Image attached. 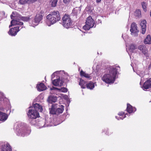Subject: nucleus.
Returning a JSON list of instances; mask_svg holds the SVG:
<instances>
[{
  "mask_svg": "<svg viewBox=\"0 0 151 151\" xmlns=\"http://www.w3.org/2000/svg\"><path fill=\"white\" fill-rule=\"evenodd\" d=\"M117 71L116 68L112 67L110 68L101 78L103 81L107 84L113 83L115 79Z\"/></svg>",
  "mask_w": 151,
  "mask_h": 151,
  "instance_id": "1",
  "label": "nucleus"
},
{
  "mask_svg": "<svg viewBox=\"0 0 151 151\" xmlns=\"http://www.w3.org/2000/svg\"><path fill=\"white\" fill-rule=\"evenodd\" d=\"M47 20L50 24H53L59 21L60 19V14L58 11H54L50 12L46 17Z\"/></svg>",
  "mask_w": 151,
  "mask_h": 151,
  "instance_id": "2",
  "label": "nucleus"
},
{
  "mask_svg": "<svg viewBox=\"0 0 151 151\" xmlns=\"http://www.w3.org/2000/svg\"><path fill=\"white\" fill-rule=\"evenodd\" d=\"M73 21L69 15L65 14L62 17V25L65 28L68 29L72 26Z\"/></svg>",
  "mask_w": 151,
  "mask_h": 151,
  "instance_id": "3",
  "label": "nucleus"
},
{
  "mask_svg": "<svg viewBox=\"0 0 151 151\" xmlns=\"http://www.w3.org/2000/svg\"><path fill=\"white\" fill-rule=\"evenodd\" d=\"M95 23V21L92 17L91 16H89L86 18V24L83 27V29L85 30H89L93 27Z\"/></svg>",
  "mask_w": 151,
  "mask_h": 151,
  "instance_id": "4",
  "label": "nucleus"
},
{
  "mask_svg": "<svg viewBox=\"0 0 151 151\" xmlns=\"http://www.w3.org/2000/svg\"><path fill=\"white\" fill-rule=\"evenodd\" d=\"M44 13L43 10H41L40 12L37 14L32 25H33V26L37 25L42 19Z\"/></svg>",
  "mask_w": 151,
  "mask_h": 151,
  "instance_id": "5",
  "label": "nucleus"
},
{
  "mask_svg": "<svg viewBox=\"0 0 151 151\" xmlns=\"http://www.w3.org/2000/svg\"><path fill=\"white\" fill-rule=\"evenodd\" d=\"M27 115L30 119H36L39 116L38 112L35 111L34 110H29Z\"/></svg>",
  "mask_w": 151,
  "mask_h": 151,
  "instance_id": "6",
  "label": "nucleus"
},
{
  "mask_svg": "<svg viewBox=\"0 0 151 151\" xmlns=\"http://www.w3.org/2000/svg\"><path fill=\"white\" fill-rule=\"evenodd\" d=\"M138 49L142 51V52L147 58L149 57L147 49L145 45H141L139 46Z\"/></svg>",
  "mask_w": 151,
  "mask_h": 151,
  "instance_id": "7",
  "label": "nucleus"
},
{
  "mask_svg": "<svg viewBox=\"0 0 151 151\" xmlns=\"http://www.w3.org/2000/svg\"><path fill=\"white\" fill-rule=\"evenodd\" d=\"M11 17L12 19V20L11 22V24L9 26V27H10L12 26L15 25H22L23 24V23L22 22H19L17 20H16V19H13V18H15L14 16H13L12 15H11Z\"/></svg>",
  "mask_w": 151,
  "mask_h": 151,
  "instance_id": "8",
  "label": "nucleus"
},
{
  "mask_svg": "<svg viewBox=\"0 0 151 151\" xmlns=\"http://www.w3.org/2000/svg\"><path fill=\"white\" fill-rule=\"evenodd\" d=\"M19 27L16 26L10 29L8 33L12 36H14L16 35L18 32L19 31Z\"/></svg>",
  "mask_w": 151,
  "mask_h": 151,
  "instance_id": "9",
  "label": "nucleus"
},
{
  "mask_svg": "<svg viewBox=\"0 0 151 151\" xmlns=\"http://www.w3.org/2000/svg\"><path fill=\"white\" fill-rule=\"evenodd\" d=\"M36 88L37 90L39 91H42L46 89L47 87L45 84L42 83L37 84Z\"/></svg>",
  "mask_w": 151,
  "mask_h": 151,
  "instance_id": "10",
  "label": "nucleus"
},
{
  "mask_svg": "<svg viewBox=\"0 0 151 151\" xmlns=\"http://www.w3.org/2000/svg\"><path fill=\"white\" fill-rule=\"evenodd\" d=\"M151 87V78L146 81L143 84V88L144 89H147Z\"/></svg>",
  "mask_w": 151,
  "mask_h": 151,
  "instance_id": "11",
  "label": "nucleus"
},
{
  "mask_svg": "<svg viewBox=\"0 0 151 151\" xmlns=\"http://www.w3.org/2000/svg\"><path fill=\"white\" fill-rule=\"evenodd\" d=\"M146 21L145 20L142 21L140 24V25L142 28V33L143 34L145 33L146 30Z\"/></svg>",
  "mask_w": 151,
  "mask_h": 151,
  "instance_id": "12",
  "label": "nucleus"
},
{
  "mask_svg": "<svg viewBox=\"0 0 151 151\" xmlns=\"http://www.w3.org/2000/svg\"><path fill=\"white\" fill-rule=\"evenodd\" d=\"M137 26L136 24L133 22L131 25L130 31L131 32V33H136L138 32L137 29Z\"/></svg>",
  "mask_w": 151,
  "mask_h": 151,
  "instance_id": "13",
  "label": "nucleus"
},
{
  "mask_svg": "<svg viewBox=\"0 0 151 151\" xmlns=\"http://www.w3.org/2000/svg\"><path fill=\"white\" fill-rule=\"evenodd\" d=\"M58 107L57 104H52L51 108L49 109L50 113L53 114H56V108H57Z\"/></svg>",
  "mask_w": 151,
  "mask_h": 151,
  "instance_id": "14",
  "label": "nucleus"
},
{
  "mask_svg": "<svg viewBox=\"0 0 151 151\" xmlns=\"http://www.w3.org/2000/svg\"><path fill=\"white\" fill-rule=\"evenodd\" d=\"M57 100V97L53 95H50L48 97L47 101L50 103L52 102H55Z\"/></svg>",
  "mask_w": 151,
  "mask_h": 151,
  "instance_id": "15",
  "label": "nucleus"
},
{
  "mask_svg": "<svg viewBox=\"0 0 151 151\" xmlns=\"http://www.w3.org/2000/svg\"><path fill=\"white\" fill-rule=\"evenodd\" d=\"M35 111H37V112L38 111H39L40 112H42V108L41 106L37 103H35L34 104L33 106Z\"/></svg>",
  "mask_w": 151,
  "mask_h": 151,
  "instance_id": "16",
  "label": "nucleus"
},
{
  "mask_svg": "<svg viewBox=\"0 0 151 151\" xmlns=\"http://www.w3.org/2000/svg\"><path fill=\"white\" fill-rule=\"evenodd\" d=\"M57 106H58L56 108V114H59L63 113L64 110V106L63 105H60L57 104Z\"/></svg>",
  "mask_w": 151,
  "mask_h": 151,
  "instance_id": "17",
  "label": "nucleus"
},
{
  "mask_svg": "<svg viewBox=\"0 0 151 151\" xmlns=\"http://www.w3.org/2000/svg\"><path fill=\"white\" fill-rule=\"evenodd\" d=\"M80 75L81 77H84L89 79H91L92 78L90 74L86 73L82 70L80 72Z\"/></svg>",
  "mask_w": 151,
  "mask_h": 151,
  "instance_id": "18",
  "label": "nucleus"
},
{
  "mask_svg": "<svg viewBox=\"0 0 151 151\" xmlns=\"http://www.w3.org/2000/svg\"><path fill=\"white\" fill-rule=\"evenodd\" d=\"M8 118V115L0 111V120L4 122Z\"/></svg>",
  "mask_w": 151,
  "mask_h": 151,
  "instance_id": "19",
  "label": "nucleus"
},
{
  "mask_svg": "<svg viewBox=\"0 0 151 151\" xmlns=\"http://www.w3.org/2000/svg\"><path fill=\"white\" fill-rule=\"evenodd\" d=\"M127 111L129 113H132L133 111H136L135 108L133 107L129 104H127Z\"/></svg>",
  "mask_w": 151,
  "mask_h": 151,
  "instance_id": "20",
  "label": "nucleus"
},
{
  "mask_svg": "<svg viewBox=\"0 0 151 151\" xmlns=\"http://www.w3.org/2000/svg\"><path fill=\"white\" fill-rule=\"evenodd\" d=\"M1 151H12V149L9 144L2 146Z\"/></svg>",
  "mask_w": 151,
  "mask_h": 151,
  "instance_id": "21",
  "label": "nucleus"
},
{
  "mask_svg": "<svg viewBox=\"0 0 151 151\" xmlns=\"http://www.w3.org/2000/svg\"><path fill=\"white\" fill-rule=\"evenodd\" d=\"M94 83L91 81L86 84V88L88 89H89L90 90L93 89L94 88Z\"/></svg>",
  "mask_w": 151,
  "mask_h": 151,
  "instance_id": "22",
  "label": "nucleus"
},
{
  "mask_svg": "<svg viewBox=\"0 0 151 151\" xmlns=\"http://www.w3.org/2000/svg\"><path fill=\"white\" fill-rule=\"evenodd\" d=\"M144 43L145 44H151V38L150 35H148L144 40Z\"/></svg>",
  "mask_w": 151,
  "mask_h": 151,
  "instance_id": "23",
  "label": "nucleus"
},
{
  "mask_svg": "<svg viewBox=\"0 0 151 151\" xmlns=\"http://www.w3.org/2000/svg\"><path fill=\"white\" fill-rule=\"evenodd\" d=\"M86 82L84 80L81 79L80 81L79 84L81 87L83 88H85L86 87Z\"/></svg>",
  "mask_w": 151,
  "mask_h": 151,
  "instance_id": "24",
  "label": "nucleus"
},
{
  "mask_svg": "<svg viewBox=\"0 0 151 151\" xmlns=\"http://www.w3.org/2000/svg\"><path fill=\"white\" fill-rule=\"evenodd\" d=\"M60 82V79H57L53 80L52 83L54 86H58L59 85Z\"/></svg>",
  "mask_w": 151,
  "mask_h": 151,
  "instance_id": "25",
  "label": "nucleus"
},
{
  "mask_svg": "<svg viewBox=\"0 0 151 151\" xmlns=\"http://www.w3.org/2000/svg\"><path fill=\"white\" fill-rule=\"evenodd\" d=\"M20 19L25 22L30 21L31 19V18L29 17H20Z\"/></svg>",
  "mask_w": 151,
  "mask_h": 151,
  "instance_id": "26",
  "label": "nucleus"
},
{
  "mask_svg": "<svg viewBox=\"0 0 151 151\" xmlns=\"http://www.w3.org/2000/svg\"><path fill=\"white\" fill-rule=\"evenodd\" d=\"M134 14L136 17H140L141 16L140 10L139 9H137L135 12Z\"/></svg>",
  "mask_w": 151,
  "mask_h": 151,
  "instance_id": "27",
  "label": "nucleus"
},
{
  "mask_svg": "<svg viewBox=\"0 0 151 151\" xmlns=\"http://www.w3.org/2000/svg\"><path fill=\"white\" fill-rule=\"evenodd\" d=\"M80 10H79L78 9H74L72 11V13L74 14L75 15H77L78 14L80 13Z\"/></svg>",
  "mask_w": 151,
  "mask_h": 151,
  "instance_id": "28",
  "label": "nucleus"
},
{
  "mask_svg": "<svg viewBox=\"0 0 151 151\" xmlns=\"http://www.w3.org/2000/svg\"><path fill=\"white\" fill-rule=\"evenodd\" d=\"M137 48L136 45L134 44H131L129 46V50H130L131 51H133Z\"/></svg>",
  "mask_w": 151,
  "mask_h": 151,
  "instance_id": "29",
  "label": "nucleus"
},
{
  "mask_svg": "<svg viewBox=\"0 0 151 151\" xmlns=\"http://www.w3.org/2000/svg\"><path fill=\"white\" fill-rule=\"evenodd\" d=\"M62 98L66 100L67 103H69L70 102V99L67 95H63Z\"/></svg>",
  "mask_w": 151,
  "mask_h": 151,
  "instance_id": "30",
  "label": "nucleus"
},
{
  "mask_svg": "<svg viewBox=\"0 0 151 151\" xmlns=\"http://www.w3.org/2000/svg\"><path fill=\"white\" fill-rule=\"evenodd\" d=\"M58 90L61 92L64 93L68 91L67 89L65 87H63L61 88L58 89Z\"/></svg>",
  "mask_w": 151,
  "mask_h": 151,
  "instance_id": "31",
  "label": "nucleus"
},
{
  "mask_svg": "<svg viewBox=\"0 0 151 151\" xmlns=\"http://www.w3.org/2000/svg\"><path fill=\"white\" fill-rule=\"evenodd\" d=\"M142 7L145 11H147V5L146 3L143 2L142 3Z\"/></svg>",
  "mask_w": 151,
  "mask_h": 151,
  "instance_id": "32",
  "label": "nucleus"
},
{
  "mask_svg": "<svg viewBox=\"0 0 151 151\" xmlns=\"http://www.w3.org/2000/svg\"><path fill=\"white\" fill-rule=\"evenodd\" d=\"M58 0H53L51 3V6L52 7H55L56 6Z\"/></svg>",
  "mask_w": 151,
  "mask_h": 151,
  "instance_id": "33",
  "label": "nucleus"
},
{
  "mask_svg": "<svg viewBox=\"0 0 151 151\" xmlns=\"http://www.w3.org/2000/svg\"><path fill=\"white\" fill-rule=\"evenodd\" d=\"M19 3L22 4H24L26 3L28 4V0H20L19 1Z\"/></svg>",
  "mask_w": 151,
  "mask_h": 151,
  "instance_id": "34",
  "label": "nucleus"
},
{
  "mask_svg": "<svg viewBox=\"0 0 151 151\" xmlns=\"http://www.w3.org/2000/svg\"><path fill=\"white\" fill-rule=\"evenodd\" d=\"M35 119H30L29 121L31 124L32 125H35L36 123V122L35 120Z\"/></svg>",
  "mask_w": 151,
  "mask_h": 151,
  "instance_id": "35",
  "label": "nucleus"
},
{
  "mask_svg": "<svg viewBox=\"0 0 151 151\" xmlns=\"http://www.w3.org/2000/svg\"><path fill=\"white\" fill-rule=\"evenodd\" d=\"M28 0V4H29L32 3H33L36 1L37 0Z\"/></svg>",
  "mask_w": 151,
  "mask_h": 151,
  "instance_id": "36",
  "label": "nucleus"
},
{
  "mask_svg": "<svg viewBox=\"0 0 151 151\" xmlns=\"http://www.w3.org/2000/svg\"><path fill=\"white\" fill-rule=\"evenodd\" d=\"M71 0H63V2L65 3H69Z\"/></svg>",
  "mask_w": 151,
  "mask_h": 151,
  "instance_id": "37",
  "label": "nucleus"
},
{
  "mask_svg": "<svg viewBox=\"0 0 151 151\" xmlns=\"http://www.w3.org/2000/svg\"><path fill=\"white\" fill-rule=\"evenodd\" d=\"M58 88H56V87L53 86L52 88H50V90H55L57 89V90H58Z\"/></svg>",
  "mask_w": 151,
  "mask_h": 151,
  "instance_id": "38",
  "label": "nucleus"
},
{
  "mask_svg": "<svg viewBox=\"0 0 151 151\" xmlns=\"http://www.w3.org/2000/svg\"><path fill=\"white\" fill-rule=\"evenodd\" d=\"M118 114L120 116H122L124 114V113L123 112H119Z\"/></svg>",
  "mask_w": 151,
  "mask_h": 151,
  "instance_id": "39",
  "label": "nucleus"
},
{
  "mask_svg": "<svg viewBox=\"0 0 151 151\" xmlns=\"http://www.w3.org/2000/svg\"><path fill=\"white\" fill-rule=\"evenodd\" d=\"M125 117H126V116L125 115H124V117H123V118H122V117H120V118L119 119H118V120H119L120 119H123Z\"/></svg>",
  "mask_w": 151,
  "mask_h": 151,
  "instance_id": "40",
  "label": "nucleus"
},
{
  "mask_svg": "<svg viewBox=\"0 0 151 151\" xmlns=\"http://www.w3.org/2000/svg\"><path fill=\"white\" fill-rule=\"evenodd\" d=\"M68 81V80H67V78H65V79L64 80H63V82H67V81Z\"/></svg>",
  "mask_w": 151,
  "mask_h": 151,
  "instance_id": "41",
  "label": "nucleus"
},
{
  "mask_svg": "<svg viewBox=\"0 0 151 151\" xmlns=\"http://www.w3.org/2000/svg\"><path fill=\"white\" fill-rule=\"evenodd\" d=\"M96 2L99 3L101 1V0H96Z\"/></svg>",
  "mask_w": 151,
  "mask_h": 151,
  "instance_id": "42",
  "label": "nucleus"
},
{
  "mask_svg": "<svg viewBox=\"0 0 151 151\" xmlns=\"http://www.w3.org/2000/svg\"><path fill=\"white\" fill-rule=\"evenodd\" d=\"M150 16L151 17V11H150Z\"/></svg>",
  "mask_w": 151,
  "mask_h": 151,
  "instance_id": "43",
  "label": "nucleus"
},
{
  "mask_svg": "<svg viewBox=\"0 0 151 151\" xmlns=\"http://www.w3.org/2000/svg\"><path fill=\"white\" fill-rule=\"evenodd\" d=\"M0 94H3V93L0 92Z\"/></svg>",
  "mask_w": 151,
  "mask_h": 151,
  "instance_id": "44",
  "label": "nucleus"
}]
</instances>
